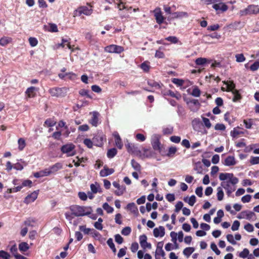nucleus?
<instances>
[{
  "mask_svg": "<svg viewBox=\"0 0 259 259\" xmlns=\"http://www.w3.org/2000/svg\"><path fill=\"white\" fill-rule=\"evenodd\" d=\"M242 214L245 215V219L248 220H250L255 215L253 212L249 210L243 211Z\"/></svg>",
  "mask_w": 259,
  "mask_h": 259,
  "instance_id": "obj_31",
  "label": "nucleus"
},
{
  "mask_svg": "<svg viewBox=\"0 0 259 259\" xmlns=\"http://www.w3.org/2000/svg\"><path fill=\"white\" fill-rule=\"evenodd\" d=\"M98 115L99 113L97 112H93L92 118L90 120V123L93 126H97L98 124Z\"/></svg>",
  "mask_w": 259,
  "mask_h": 259,
  "instance_id": "obj_19",
  "label": "nucleus"
},
{
  "mask_svg": "<svg viewBox=\"0 0 259 259\" xmlns=\"http://www.w3.org/2000/svg\"><path fill=\"white\" fill-rule=\"evenodd\" d=\"M206 63H209L210 61L205 58H198L195 60L196 64L198 66H204Z\"/></svg>",
  "mask_w": 259,
  "mask_h": 259,
  "instance_id": "obj_27",
  "label": "nucleus"
},
{
  "mask_svg": "<svg viewBox=\"0 0 259 259\" xmlns=\"http://www.w3.org/2000/svg\"><path fill=\"white\" fill-rule=\"evenodd\" d=\"M76 11V13H78L79 16H80L81 14L89 16L92 14L93 10L92 9H89L86 6H82L79 7Z\"/></svg>",
  "mask_w": 259,
  "mask_h": 259,
  "instance_id": "obj_12",
  "label": "nucleus"
},
{
  "mask_svg": "<svg viewBox=\"0 0 259 259\" xmlns=\"http://www.w3.org/2000/svg\"><path fill=\"white\" fill-rule=\"evenodd\" d=\"M131 164L134 169H135L137 171H140L141 165L138 162L136 161L134 159H132L131 160Z\"/></svg>",
  "mask_w": 259,
  "mask_h": 259,
  "instance_id": "obj_43",
  "label": "nucleus"
},
{
  "mask_svg": "<svg viewBox=\"0 0 259 259\" xmlns=\"http://www.w3.org/2000/svg\"><path fill=\"white\" fill-rule=\"evenodd\" d=\"M28 40L30 45L32 47H35L38 44V40L35 37H29Z\"/></svg>",
  "mask_w": 259,
  "mask_h": 259,
  "instance_id": "obj_52",
  "label": "nucleus"
},
{
  "mask_svg": "<svg viewBox=\"0 0 259 259\" xmlns=\"http://www.w3.org/2000/svg\"><path fill=\"white\" fill-rule=\"evenodd\" d=\"M172 82L175 84H177L178 86H182L183 85L184 81L183 80L174 78L172 79Z\"/></svg>",
  "mask_w": 259,
  "mask_h": 259,
  "instance_id": "obj_55",
  "label": "nucleus"
},
{
  "mask_svg": "<svg viewBox=\"0 0 259 259\" xmlns=\"http://www.w3.org/2000/svg\"><path fill=\"white\" fill-rule=\"evenodd\" d=\"M224 196L223 188L221 187H219L217 188V198L219 201H221L223 199Z\"/></svg>",
  "mask_w": 259,
  "mask_h": 259,
  "instance_id": "obj_33",
  "label": "nucleus"
},
{
  "mask_svg": "<svg viewBox=\"0 0 259 259\" xmlns=\"http://www.w3.org/2000/svg\"><path fill=\"white\" fill-rule=\"evenodd\" d=\"M62 168V164L61 163H56L54 165L51 166L49 169L50 171H51V174L53 173H55L59 169Z\"/></svg>",
  "mask_w": 259,
  "mask_h": 259,
  "instance_id": "obj_26",
  "label": "nucleus"
},
{
  "mask_svg": "<svg viewBox=\"0 0 259 259\" xmlns=\"http://www.w3.org/2000/svg\"><path fill=\"white\" fill-rule=\"evenodd\" d=\"M211 249L216 253L217 255H220L221 253L220 250L218 248L217 245L212 242L210 244Z\"/></svg>",
  "mask_w": 259,
  "mask_h": 259,
  "instance_id": "obj_56",
  "label": "nucleus"
},
{
  "mask_svg": "<svg viewBox=\"0 0 259 259\" xmlns=\"http://www.w3.org/2000/svg\"><path fill=\"white\" fill-rule=\"evenodd\" d=\"M201 92L197 87H195L191 93V95L195 97H198L200 96Z\"/></svg>",
  "mask_w": 259,
  "mask_h": 259,
  "instance_id": "obj_49",
  "label": "nucleus"
},
{
  "mask_svg": "<svg viewBox=\"0 0 259 259\" xmlns=\"http://www.w3.org/2000/svg\"><path fill=\"white\" fill-rule=\"evenodd\" d=\"M69 209L75 217H82L85 215H89L93 212L91 206H79L77 205H71Z\"/></svg>",
  "mask_w": 259,
  "mask_h": 259,
  "instance_id": "obj_2",
  "label": "nucleus"
},
{
  "mask_svg": "<svg viewBox=\"0 0 259 259\" xmlns=\"http://www.w3.org/2000/svg\"><path fill=\"white\" fill-rule=\"evenodd\" d=\"M12 41V38L7 36H3L0 39V45L2 46H6Z\"/></svg>",
  "mask_w": 259,
  "mask_h": 259,
  "instance_id": "obj_29",
  "label": "nucleus"
},
{
  "mask_svg": "<svg viewBox=\"0 0 259 259\" xmlns=\"http://www.w3.org/2000/svg\"><path fill=\"white\" fill-rule=\"evenodd\" d=\"M244 124H245V126L247 129H250L251 128L252 125V119H245L243 121Z\"/></svg>",
  "mask_w": 259,
  "mask_h": 259,
  "instance_id": "obj_50",
  "label": "nucleus"
},
{
  "mask_svg": "<svg viewBox=\"0 0 259 259\" xmlns=\"http://www.w3.org/2000/svg\"><path fill=\"white\" fill-rule=\"evenodd\" d=\"M113 136L115 138L116 146L119 149H121L123 146V144L119 134L117 132H115L113 134Z\"/></svg>",
  "mask_w": 259,
  "mask_h": 259,
  "instance_id": "obj_21",
  "label": "nucleus"
},
{
  "mask_svg": "<svg viewBox=\"0 0 259 259\" xmlns=\"http://www.w3.org/2000/svg\"><path fill=\"white\" fill-rule=\"evenodd\" d=\"M249 250L247 248H244L242 251L239 253V256L242 258H246L249 254Z\"/></svg>",
  "mask_w": 259,
  "mask_h": 259,
  "instance_id": "obj_61",
  "label": "nucleus"
},
{
  "mask_svg": "<svg viewBox=\"0 0 259 259\" xmlns=\"http://www.w3.org/2000/svg\"><path fill=\"white\" fill-rule=\"evenodd\" d=\"M240 226V222L238 221H235L232 226L231 229L232 231H235L239 229Z\"/></svg>",
  "mask_w": 259,
  "mask_h": 259,
  "instance_id": "obj_62",
  "label": "nucleus"
},
{
  "mask_svg": "<svg viewBox=\"0 0 259 259\" xmlns=\"http://www.w3.org/2000/svg\"><path fill=\"white\" fill-rule=\"evenodd\" d=\"M188 14L185 12H176L171 14V19H181L183 17H188Z\"/></svg>",
  "mask_w": 259,
  "mask_h": 259,
  "instance_id": "obj_17",
  "label": "nucleus"
},
{
  "mask_svg": "<svg viewBox=\"0 0 259 259\" xmlns=\"http://www.w3.org/2000/svg\"><path fill=\"white\" fill-rule=\"evenodd\" d=\"M163 95L164 96H166V95L170 96L172 97L176 98L177 99H180L181 97V96L179 93H175L174 92H172L171 90H168V91H166L165 92H164L163 93Z\"/></svg>",
  "mask_w": 259,
  "mask_h": 259,
  "instance_id": "obj_28",
  "label": "nucleus"
},
{
  "mask_svg": "<svg viewBox=\"0 0 259 259\" xmlns=\"http://www.w3.org/2000/svg\"><path fill=\"white\" fill-rule=\"evenodd\" d=\"M103 208L105 209L107 213H112L114 209L113 208L110 206L108 203L105 202L103 205Z\"/></svg>",
  "mask_w": 259,
  "mask_h": 259,
  "instance_id": "obj_42",
  "label": "nucleus"
},
{
  "mask_svg": "<svg viewBox=\"0 0 259 259\" xmlns=\"http://www.w3.org/2000/svg\"><path fill=\"white\" fill-rule=\"evenodd\" d=\"M103 138L100 136H96L93 138V141L89 139H85L83 140L84 144L88 148H91L93 147V143L97 146H101L103 145Z\"/></svg>",
  "mask_w": 259,
  "mask_h": 259,
  "instance_id": "obj_5",
  "label": "nucleus"
},
{
  "mask_svg": "<svg viewBox=\"0 0 259 259\" xmlns=\"http://www.w3.org/2000/svg\"><path fill=\"white\" fill-rule=\"evenodd\" d=\"M232 93L233 94V98L232 99L233 102H236L239 101L241 100L242 97L237 90L233 89L232 91Z\"/></svg>",
  "mask_w": 259,
  "mask_h": 259,
  "instance_id": "obj_24",
  "label": "nucleus"
},
{
  "mask_svg": "<svg viewBox=\"0 0 259 259\" xmlns=\"http://www.w3.org/2000/svg\"><path fill=\"white\" fill-rule=\"evenodd\" d=\"M114 172V169L109 168L106 166H105L104 168L100 171V175L101 177H105L112 174Z\"/></svg>",
  "mask_w": 259,
  "mask_h": 259,
  "instance_id": "obj_16",
  "label": "nucleus"
},
{
  "mask_svg": "<svg viewBox=\"0 0 259 259\" xmlns=\"http://www.w3.org/2000/svg\"><path fill=\"white\" fill-rule=\"evenodd\" d=\"M192 125L194 130L199 132L200 128L202 125L201 122L199 119L195 118L193 120Z\"/></svg>",
  "mask_w": 259,
  "mask_h": 259,
  "instance_id": "obj_23",
  "label": "nucleus"
},
{
  "mask_svg": "<svg viewBox=\"0 0 259 259\" xmlns=\"http://www.w3.org/2000/svg\"><path fill=\"white\" fill-rule=\"evenodd\" d=\"M154 13L156 22L159 24H162L164 21V18L162 15L160 9L156 8L154 11Z\"/></svg>",
  "mask_w": 259,
  "mask_h": 259,
  "instance_id": "obj_10",
  "label": "nucleus"
},
{
  "mask_svg": "<svg viewBox=\"0 0 259 259\" xmlns=\"http://www.w3.org/2000/svg\"><path fill=\"white\" fill-rule=\"evenodd\" d=\"M159 138L160 137L158 135H154L151 138V144L153 149L159 152L161 150Z\"/></svg>",
  "mask_w": 259,
  "mask_h": 259,
  "instance_id": "obj_8",
  "label": "nucleus"
},
{
  "mask_svg": "<svg viewBox=\"0 0 259 259\" xmlns=\"http://www.w3.org/2000/svg\"><path fill=\"white\" fill-rule=\"evenodd\" d=\"M104 51L109 53L120 54L123 51V48L120 46L111 45L106 47L104 48Z\"/></svg>",
  "mask_w": 259,
  "mask_h": 259,
  "instance_id": "obj_7",
  "label": "nucleus"
},
{
  "mask_svg": "<svg viewBox=\"0 0 259 259\" xmlns=\"http://www.w3.org/2000/svg\"><path fill=\"white\" fill-rule=\"evenodd\" d=\"M117 151L116 148H111L108 150L107 156L109 158L114 157L117 154Z\"/></svg>",
  "mask_w": 259,
  "mask_h": 259,
  "instance_id": "obj_32",
  "label": "nucleus"
},
{
  "mask_svg": "<svg viewBox=\"0 0 259 259\" xmlns=\"http://www.w3.org/2000/svg\"><path fill=\"white\" fill-rule=\"evenodd\" d=\"M132 232L131 228L130 227H125L121 230V233L124 236H127L131 234Z\"/></svg>",
  "mask_w": 259,
  "mask_h": 259,
  "instance_id": "obj_47",
  "label": "nucleus"
},
{
  "mask_svg": "<svg viewBox=\"0 0 259 259\" xmlns=\"http://www.w3.org/2000/svg\"><path fill=\"white\" fill-rule=\"evenodd\" d=\"M35 219L29 218L27 219L26 221H25L24 223L26 226L33 227L34 226V225L35 223Z\"/></svg>",
  "mask_w": 259,
  "mask_h": 259,
  "instance_id": "obj_39",
  "label": "nucleus"
},
{
  "mask_svg": "<svg viewBox=\"0 0 259 259\" xmlns=\"http://www.w3.org/2000/svg\"><path fill=\"white\" fill-rule=\"evenodd\" d=\"M114 237L115 241L117 243L120 244L123 242V238L119 234H116Z\"/></svg>",
  "mask_w": 259,
  "mask_h": 259,
  "instance_id": "obj_64",
  "label": "nucleus"
},
{
  "mask_svg": "<svg viewBox=\"0 0 259 259\" xmlns=\"http://www.w3.org/2000/svg\"><path fill=\"white\" fill-rule=\"evenodd\" d=\"M249 162L251 164L255 165L259 164V157L258 156H251L250 157Z\"/></svg>",
  "mask_w": 259,
  "mask_h": 259,
  "instance_id": "obj_54",
  "label": "nucleus"
},
{
  "mask_svg": "<svg viewBox=\"0 0 259 259\" xmlns=\"http://www.w3.org/2000/svg\"><path fill=\"white\" fill-rule=\"evenodd\" d=\"M259 13V7L258 6L250 5L246 8L241 10L239 11L240 16L247 15H255Z\"/></svg>",
  "mask_w": 259,
  "mask_h": 259,
  "instance_id": "obj_3",
  "label": "nucleus"
},
{
  "mask_svg": "<svg viewBox=\"0 0 259 259\" xmlns=\"http://www.w3.org/2000/svg\"><path fill=\"white\" fill-rule=\"evenodd\" d=\"M18 149L19 150L22 151L23 150L26 146L25 141L23 138H20L18 141Z\"/></svg>",
  "mask_w": 259,
  "mask_h": 259,
  "instance_id": "obj_40",
  "label": "nucleus"
},
{
  "mask_svg": "<svg viewBox=\"0 0 259 259\" xmlns=\"http://www.w3.org/2000/svg\"><path fill=\"white\" fill-rule=\"evenodd\" d=\"M75 146L72 144H67L63 145L61 149L63 153H66L67 156H72L75 154Z\"/></svg>",
  "mask_w": 259,
  "mask_h": 259,
  "instance_id": "obj_6",
  "label": "nucleus"
},
{
  "mask_svg": "<svg viewBox=\"0 0 259 259\" xmlns=\"http://www.w3.org/2000/svg\"><path fill=\"white\" fill-rule=\"evenodd\" d=\"M91 234H92V236L96 239L100 240L102 238V235L94 229L92 230Z\"/></svg>",
  "mask_w": 259,
  "mask_h": 259,
  "instance_id": "obj_53",
  "label": "nucleus"
},
{
  "mask_svg": "<svg viewBox=\"0 0 259 259\" xmlns=\"http://www.w3.org/2000/svg\"><path fill=\"white\" fill-rule=\"evenodd\" d=\"M36 91H37V89L35 87H30L26 90L25 94L28 98H32L35 96V92Z\"/></svg>",
  "mask_w": 259,
  "mask_h": 259,
  "instance_id": "obj_22",
  "label": "nucleus"
},
{
  "mask_svg": "<svg viewBox=\"0 0 259 259\" xmlns=\"http://www.w3.org/2000/svg\"><path fill=\"white\" fill-rule=\"evenodd\" d=\"M126 209L134 214L137 215L138 214V207L134 202L128 203L126 206Z\"/></svg>",
  "mask_w": 259,
  "mask_h": 259,
  "instance_id": "obj_18",
  "label": "nucleus"
},
{
  "mask_svg": "<svg viewBox=\"0 0 259 259\" xmlns=\"http://www.w3.org/2000/svg\"><path fill=\"white\" fill-rule=\"evenodd\" d=\"M91 189L93 193H97V192H100V187L99 185L96 183L95 184H92L91 185Z\"/></svg>",
  "mask_w": 259,
  "mask_h": 259,
  "instance_id": "obj_34",
  "label": "nucleus"
},
{
  "mask_svg": "<svg viewBox=\"0 0 259 259\" xmlns=\"http://www.w3.org/2000/svg\"><path fill=\"white\" fill-rule=\"evenodd\" d=\"M165 229L163 226H159L155 228L153 230V235L155 237H162L164 236Z\"/></svg>",
  "mask_w": 259,
  "mask_h": 259,
  "instance_id": "obj_14",
  "label": "nucleus"
},
{
  "mask_svg": "<svg viewBox=\"0 0 259 259\" xmlns=\"http://www.w3.org/2000/svg\"><path fill=\"white\" fill-rule=\"evenodd\" d=\"M79 229L80 231L83 232L84 234H91L92 232V230L94 229L87 228L85 225L80 226L79 227Z\"/></svg>",
  "mask_w": 259,
  "mask_h": 259,
  "instance_id": "obj_37",
  "label": "nucleus"
},
{
  "mask_svg": "<svg viewBox=\"0 0 259 259\" xmlns=\"http://www.w3.org/2000/svg\"><path fill=\"white\" fill-rule=\"evenodd\" d=\"M258 68H259V60L256 61L250 67V70L253 71L257 70Z\"/></svg>",
  "mask_w": 259,
  "mask_h": 259,
  "instance_id": "obj_59",
  "label": "nucleus"
},
{
  "mask_svg": "<svg viewBox=\"0 0 259 259\" xmlns=\"http://www.w3.org/2000/svg\"><path fill=\"white\" fill-rule=\"evenodd\" d=\"M212 8L216 11H221L222 12H226L228 9V7L227 6V5L223 3L214 4L212 5Z\"/></svg>",
  "mask_w": 259,
  "mask_h": 259,
  "instance_id": "obj_13",
  "label": "nucleus"
},
{
  "mask_svg": "<svg viewBox=\"0 0 259 259\" xmlns=\"http://www.w3.org/2000/svg\"><path fill=\"white\" fill-rule=\"evenodd\" d=\"M195 250V249L194 247H186L183 250V254L189 257Z\"/></svg>",
  "mask_w": 259,
  "mask_h": 259,
  "instance_id": "obj_35",
  "label": "nucleus"
},
{
  "mask_svg": "<svg viewBox=\"0 0 259 259\" xmlns=\"http://www.w3.org/2000/svg\"><path fill=\"white\" fill-rule=\"evenodd\" d=\"M149 63L147 61L144 62L141 65V68L145 72H148L150 69Z\"/></svg>",
  "mask_w": 259,
  "mask_h": 259,
  "instance_id": "obj_44",
  "label": "nucleus"
},
{
  "mask_svg": "<svg viewBox=\"0 0 259 259\" xmlns=\"http://www.w3.org/2000/svg\"><path fill=\"white\" fill-rule=\"evenodd\" d=\"M0 258L2 259H11V255L4 250H0Z\"/></svg>",
  "mask_w": 259,
  "mask_h": 259,
  "instance_id": "obj_41",
  "label": "nucleus"
},
{
  "mask_svg": "<svg viewBox=\"0 0 259 259\" xmlns=\"http://www.w3.org/2000/svg\"><path fill=\"white\" fill-rule=\"evenodd\" d=\"M113 186L117 189L114 193L117 196L122 195L125 191V186L124 185H120L118 183L114 182L113 183Z\"/></svg>",
  "mask_w": 259,
  "mask_h": 259,
  "instance_id": "obj_11",
  "label": "nucleus"
},
{
  "mask_svg": "<svg viewBox=\"0 0 259 259\" xmlns=\"http://www.w3.org/2000/svg\"><path fill=\"white\" fill-rule=\"evenodd\" d=\"M56 122L54 120L51 118H48L45 121L44 125H46L48 127H52L54 126Z\"/></svg>",
  "mask_w": 259,
  "mask_h": 259,
  "instance_id": "obj_48",
  "label": "nucleus"
},
{
  "mask_svg": "<svg viewBox=\"0 0 259 259\" xmlns=\"http://www.w3.org/2000/svg\"><path fill=\"white\" fill-rule=\"evenodd\" d=\"M38 193L36 191H34L30 194L27 195L24 201V203L29 204L35 200L37 197Z\"/></svg>",
  "mask_w": 259,
  "mask_h": 259,
  "instance_id": "obj_15",
  "label": "nucleus"
},
{
  "mask_svg": "<svg viewBox=\"0 0 259 259\" xmlns=\"http://www.w3.org/2000/svg\"><path fill=\"white\" fill-rule=\"evenodd\" d=\"M236 61L238 62H242L245 60V58L243 54H238L235 55Z\"/></svg>",
  "mask_w": 259,
  "mask_h": 259,
  "instance_id": "obj_57",
  "label": "nucleus"
},
{
  "mask_svg": "<svg viewBox=\"0 0 259 259\" xmlns=\"http://www.w3.org/2000/svg\"><path fill=\"white\" fill-rule=\"evenodd\" d=\"M79 94L82 96H86L87 97L92 99V97L89 94V91L85 89H81L79 91Z\"/></svg>",
  "mask_w": 259,
  "mask_h": 259,
  "instance_id": "obj_45",
  "label": "nucleus"
},
{
  "mask_svg": "<svg viewBox=\"0 0 259 259\" xmlns=\"http://www.w3.org/2000/svg\"><path fill=\"white\" fill-rule=\"evenodd\" d=\"M68 92L67 88H53L49 90V93L52 96L56 97H64Z\"/></svg>",
  "mask_w": 259,
  "mask_h": 259,
  "instance_id": "obj_4",
  "label": "nucleus"
},
{
  "mask_svg": "<svg viewBox=\"0 0 259 259\" xmlns=\"http://www.w3.org/2000/svg\"><path fill=\"white\" fill-rule=\"evenodd\" d=\"M177 151V149L176 147H170L168 149L167 156L168 157H172L174 155Z\"/></svg>",
  "mask_w": 259,
  "mask_h": 259,
  "instance_id": "obj_46",
  "label": "nucleus"
},
{
  "mask_svg": "<svg viewBox=\"0 0 259 259\" xmlns=\"http://www.w3.org/2000/svg\"><path fill=\"white\" fill-rule=\"evenodd\" d=\"M236 163L234 156H229L225 160L224 164L227 166H232Z\"/></svg>",
  "mask_w": 259,
  "mask_h": 259,
  "instance_id": "obj_20",
  "label": "nucleus"
},
{
  "mask_svg": "<svg viewBox=\"0 0 259 259\" xmlns=\"http://www.w3.org/2000/svg\"><path fill=\"white\" fill-rule=\"evenodd\" d=\"M29 249V246L27 242H22L19 244V249L22 252L27 251Z\"/></svg>",
  "mask_w": 259,
  "mask_h": 259,
  "instance_id": "obj_25",
  "label": "nucleus"
},
{
  "mask_svg": "<svg viewBox=\"0 0 259 259\" xmlns=\"http://www.w3.org/2000/svg\"><path fill=\"white\" fill-rule=\"evenodd\" d=\"M10 251L12 253V254L15 256V258H16L17 255H20L18 253V248L16 244H13L10 248Z\"/></svg>",
  "mask_w": 259,
  "mask_h": 259,
  "instance_id": "obj_36",
  "label": "nucleus"
},
{
  "mask_svg": "<svg viewBox=\"0 0 259 259\" xmlns=\"http://www.w3.org/2000/svg\"><path fill=\"white\" fill-rule=\"evenodd\" d=\"M219 179L222 181L221 186L225 189L228 197L231 196L233 192L236 190V184L239 180L234 176L232 173H221L219 175Z\"/></svg>",
  "mask_w": 259,
  "mask_h": 259,
  "instance_id": "obj_1",
  "label": "nucleus"
},
{
  "mask_svg": "<svg viewBox=\"0 0 259 259\" xmlns=\"http://www.w3.org/2000/svg\"><path fill=\"white\" fill-rule=\"evenodd\" d=\"M184 201L188 203L190 206H193L196 202V197L194 195H192L189 198L188 197H185Z\"/></svg>",
  "mask_w": 259,
  "mask_h": 259,
  "instance_id": "obj_30",
  "label": "nucleus"
},
{
  "mask_svg": "<svg viewBox=\"0 0 259 259\" xmlns=\"http://www.w3.org/2000/svg\"><path fill=\"white\" fill-rule=\"evenodd\" d=\"M107 243L111 249L112 250L113 253H115L116 252V249L115 247V245L113 243V239L112 238H109L107 241Z\"/></svg>",
  "mask_w": 259,
  "mask_h": 259,
  "instance_id": "obj_38",
  "label": "nucleus"
},
{
  "mask_svg": "<svg viewBox=\"0 0 259 259\" xmlns=\"http://www.w3.org/2000/svg\"><path fill=\"white\" fill-rule=\"evenodd\" d=\"M125 147L129 153L136 155L140 153V151L138 147L133 143H127L125 144Z\"/></svg>",
  "mask_w": 259,
  "mask_h": 259,
  "instance_id": "obj_9",
  "label": "nucleus"
},
{
  "mask_svg": "<svg viewBox=\"0 0 259 259\" xmlns=\"http://www.w3.org/2000/svg\"><path fill=\"white\" fill-rule=\"evenodd\" d=\"M66 75H67L66 77L71 80H74L77 78L76 74L73 72L66 73Z\"/></svg>",
  "mask_w": 259,
  "mask_h": 259,
  "instance_id": "obj_60",
  "label": "nucleus"
},
{
  "mask_svg": "<svg viewBox=\"0 0 259 259\" xmlns=\"http://www.w3.org/2000/svg\"><path fill=\"white\" fill-rule=\"evenodd\" d=\"M148 84L152 87H155L156 89H160L161 88V85L154 80H151L148 81Z\"/></svg>",
  "mask_w": 259,
  "mask_h": 259,
  "instance_id": "obj_51",
  "label": "nucleus"
},
{
  "mask_svg": "<svg viewBox=\"0 0 259 259\" xmlns=\"http://www.w3.org/2000/svg\"><path fill=\"white\" fill-rule=\"evenodd\" d=\"M227 241L233 245L236 244V242L234 239V237L232 234H228L226 236Z\"/></svg>",
  "mask_w": 259,
  "mask_h": 259,
  "instance_id": "obj_63",
  "label": "nucleus"
},
{
  "mask_svg": "<svg viewBox=\"0 0 259 259\" xmlns=\"http://www.w3.org/2000/svg\"><path fill=\"white\" fill-rule=\"evenodd\" d=\"M165 39L167 41H169L173 44H177L178 43L179 40L178 38L175 36H170L166 38H165Z\"/></svg>",
  "mask_w": 259,
  "mask_h": 259,
  "instance_id": "obj_58",
  "label": "nucleus"
}]
</instances>
